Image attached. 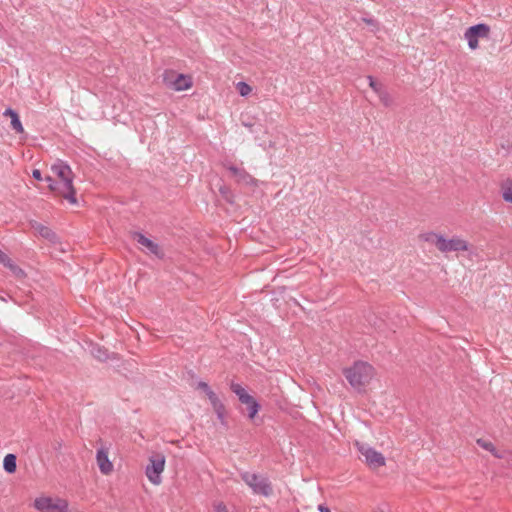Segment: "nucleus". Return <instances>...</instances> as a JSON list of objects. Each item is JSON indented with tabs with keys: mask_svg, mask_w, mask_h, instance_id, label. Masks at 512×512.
I'll use <instances>...</instances> for the list:
<instances>
[{
	"mask_svg": "<svg viewBox=\"0 0 512 512\" xmlns=\"http://www.w3.org/2000/svg\"><path fill=\"white\" fill-rule=\"evenodd\" d=\"M51 170L58 177L59 181L54 180L50 176L45 178L50 191H52L55 196L62 197L70 204L76 205L78 201L76 198V189L73 185L75 175L71 167L63 160L58 159L51 166Z\"/></svg>",
	"mask_w": 512,
	"mask_h": 512,
	"instance_id": "1",
	"label": "nucleus"
},
{
	"mask_svg": "<svg viewBox=\"0 0 512 512\" xmlns=\"http://www.w3.org/2000/svg\"><path fill=\"white\" fill-rule=\"evenodd\" d=\"M343 374L349 384H366L374 378L375 369L368 362L356 361L351 367L345 368Z\"/></svg>",
	"mask_w": 512,
	"mask_h": 512,
	"instance_id": "2",
	"label": "nucleus"
},
{
	"mask_svg": "<svg viewBox=\"0 0 512 512\" xmlns=\"http://www.w3.org/2000/svg\"><path fill=\"white\" fill-rule=\"evenodd\" d=\"M240 476L254 494L264 497H269L272 494V485L266 476L248 471L241 472Z\"/></svg>",
	"mask_w": 512,
	"mask_h": 512,
	"instance_id": "3",
	"label": "nucleus"
},
{
	"mask_svg": "<svg viewBox=\"0 0 512 512\" xmlns=\"http://www.w3.org/2000/svg\"><path fill=\"white\" fill-rule=\"evenodd\" d=\"M234 393L238 396L241 405L245 406L240 408L241 413H246L250 420H253L259 412L261 405L255 397L250 395L243 386H231Z\"/></svg>",
	"mask_w": 512,
	"mask_h": 512,
	"instance_id": "4",
	"label": "nucleus"
},
{
	"mask_svg": "<svg viewBox=\"0 0 512 512\" xmlns=\"http://www.w3.org/2000/svg\"><path fill=\"white\" fill-rule=\"evenodd\" d=\"M355 446L359 453L364 457L366 464L370 468L375 469L386 464V460L383 454L370 445L356 441Z\"/></svg>",
	"mask_w": 512,
	"mask_h": 512,
	"instance_id": "5",
	"label": "nucleus"
},
{
	"mask_svg": "<svg viewBox=\"0 0 512 512\" xmlns=\"http://www.w3.org/2000/svg\"><path fill=\"white\" fill-rule=\"evenodd\" d=\"M34 507L39 512H68V502L62 498L38 497Z\"/></svg>",
	"mask_w": 512,
	"mask_h": 512,
	"instance_id": "6",
	"label": "nucleus"
},
{
	"mask_svg": "<svg viewBox=\"0 0 512 512\" xmlns=\"http://www.w3.org/2000/svg\"><path fill=\"white\" fill-rule=\"evenodd\" d=\"M490 34V27L485 23H479L470 26L464 33V38L468 42V47L471 50H476L479 47L480 38H488Z\"/></svg>",
	"mask_w": 512,
	"mask_h": 512,
	"instance_id": "7",
	"label": "nucleus"
},
{
	"mask_svg": "<svg viewBox=\"0 0 512 512\" xmlns=\"http://www.w3.org/2000/svg\"><path fill=\"white\" fill-rule=\"evenodd\" d=\"M164 466L165 457L163 455L157 454L150 457L145 474L152 484L159 485L161 483V474L164 471Z\"/></svg>",
	"mask_w": 512,
	"mask_h": 512,
	"instance_id": "8",
	"label": "nucleus"
},
{
	"mask_svg": "<svg viewBox=\"0 0 512 512\" xmlns=\"http://www.w3.org/2000/svg\"><path fill=\"white\" fill-rule=\"evenodd\" d=\"M440 244L439 251L445 254L450 252H466L469 250V243L458 235H454L450 239L444 236Z\"/></svg>",
	"mask_w": 512,
	"mask_h": 512,
	"instance_id": "9",
	"label": "nucleus"
},
{
	"mask_svg": "<svg viewBox=\"0 0 512 512\" xmlns=\"http://www.w3.org/2000/svg\"><path fill=\"white\" fill-rule=\"evenodd\" d=\"M198 387L201 388L204 391V393L207 395V397L210 401V404L216 413L217 419L220 421V423L223 426H226V424H227L226 418H225L226 410H225V406H224L223 402L216 395V393L211 389V386H198Z\"/></svg>",
	"mask_w": 512,
	"mask_h": 512,
	"instance_id": "10",
	"label": "nucleus"
},
{
	"mask_svg": "<svg viewBox=\"0 0 512 512\" xmlns=\"http://www.w3.org/2000/svg\"><path fill=\"white\" fill-rule=\"evenodd\" d=\"M226 169L235 177L236 182L246 186H257L258 180L250 175L244 168L235 165H225Z\"/></svg>",
	"mask_w": 512,
	"mask_h": 512,
	"instance_id": "11",
	"label": "nucleus"
},
{
	"mask_svg": "<svg viewBox=\"0 0 512 512\" xmlns=\"http://www.w3.org/2000/svg\"><path fill=\"white\" fill-rule=\"evenodd\" d=\"M133 236L138 244L145 247L150 254L155 255L159 259L164 257V252L157 243L153 242L140 232H135Z\"/></svg>",
	"mask_w": 512,
	"mask_h": 512,
	"instance_id": "12",
	"label": "nucleus"
},
{
	"mask_svg": "<svg viewBox=\"0 0 512 512\" xmlns=\"http://www.w3.org/2000/svg\"><path fill=\"white\" fill-rule=\"evenodd\" d=\"M96 460L101 473L107 475L113 470V464L109 460L108 452L104 448L97 450Z\"/></svg>",
	"mask_w": 512,
	"mask_h": 512,
	"instance_id": "13",
	"label": "nucleus"
},
{
	"mask_svg": "<svg viewBox=\"0 0 512 512\" xmlns=\"http://www.w3.org/2000/svg\"><path fill=\"white\" fill-rule=\"evenodd\" d=\"M419 240L422 242L433 244L438 250L441 246V240H443L444 235L440 233H436L433 231H428L419 234Z\"/></svg>",
	"mask_w": 512,
	"mask_h": 512,
	"instance_id": "14",
	"label": "nucleus"
},
{
	"mask_svg": "<svg viewBox=\"0 0 512 512\" xmlns=\"http://www.w3.org/2000/svg\"><path fill=\"white\" fill-rule=\"evenodd\" d=\"M172 86L176 91L187 90L192 86L191 78L183 74H178L173 81Z\"/></svg>",
	"mask_w": 512,
	"mask_h": 512,
	"instance_id": "15",
	"label": "nucleus"
},
{
	"mask_svg": "<svg viewBox=\"0 0 512 512\" xmlns=\"http://www.w3.org/2000/svg\"><path fill=\"white\" fill-rule=\"evenodd\" d=\"M4 115H9L11 117V126L17 133H22L24 131L19 115L16 111L8 108L4 112Z\"/></svg>",
	"mask_w": 512,
	"mask_h": 512,
	"instance_id": "16",
	"label": "nucleus"
},
{
	"mask_svg": "<svg viewBox=\"0 0 512 512\" xmlns=\"http://www.w3.org/2000/svg\"><path fill=\"white\" fill-rule=\"evenodd\" d=\"M3 468L9 474L14 473L16 471V468H17V458H16V456L14 454L10 453V454H7L4 457Z\"/></svg>",
	"mask_w": 512,
	"mask_h": 512,
	"instance_id": "17",
	"label": "nucleus"
},
{
	"mask_svg": "<svg viewBox=\"0 0 512 512\" xmlns=\"http://www.w3.org/2000/svg\"><path fill=\"white\" fill-rule=\"evenodd\" d=\"M34 227L38 234L43 238L48 239L50 241H54L56 239V234L49 227L44 226L42 224H37Z\"/></svg>",
	"mask_w": 512,
	"mask_h": 512,
	"instance_id": "18",
	"label": "nucleus"
},
{
	"mask_svg": "<svg viewBox=\"0 0 512 512\" xmlns=\"http://www.w3.org/2000/svg\"><path fill=\"white\" fill-rule=\"evenodd\" d=\"M502 197L506 202L512 203V181H507L503 184Z\"/></svg>",
	"mask_w": 512,
	"mask_h": 512,
	"instance_id": "19",
	"label": "nucleus"
},
{
	"mask_svg": "<svg viewBox=\"0 0 512 512\" xmlns=\"http://www.w3.org/2000/svg\"><path fill=\"white\" fill-rule=\"evenodd\" d=\"M477 444L482 447L483 449L491 452L494 456L500 457V455L497 453V450L494 446V444L490 441H486L484 439H478Z\"/></svg>",
	"mask_w": 512,
	"mask_h": 512,
	"instance_id": "20",
	"label": "nucleus"
},
{
	"mask_svg": "<svg viewBox=\"0 0 512 512\" xmlns=\"http://www.w3.org/2000/svg\"><path fill=\"white\" fill-rule=\"evenodd\" d=\"M92 354L96 359L100 361H106L108 359L107 351L100 347H93Z\"/></svg>",
	"mask_w": 512,
	"mask_h": 512,
	"instance_id": "21",
	"label": "nucleus"
},
{
	"mask_svg": "<svg viewBox=\"0 0 512 512\" xmlns=\"http://www.w3.org/2000/svg\"><path fill=\"white\" fill-rule=\"evenodd\" d=\"M219 192H220V194L223 196V198H224L227 202H229V203H233V201H234V200H233L234 196H233L232 192L230 191V189H229L227 186H225V185L221 186V187L219 188Z\"/></svg>",
	"mask_w": 512,
	"mask_h": 512,
	"instance_id": "22",
	"label": "nucleus"
},
{
	"mask_svg": "<svg viewBox=\"0 0 512 512\" xmlns=\"http://www.w3.org/2000/svg\"><path fill=\"white\" fill-rule=\"evenodd\" d=\"M5 267L9 268L13 274L19 278L25 276L24 270L17 266L12 260H10V265H6Z\"/></svg>",
	"mask_w": 512,
	"mask_h": 512,
	"instance_id": "23",
	"label": "nucleus"
},
{
	"mask_svg": "<svg viewBox=\"0 0 512 512\" xmlns=\"http://www.w3.org/2000/svg\"><path fill=\"white\" fill-rule=\"evenodd\" d=\"M237 89H238V92L241 96H247L251 93L252 91V88L250 85H248L247 83L245 82H239L237 84Z\"/></svg>",
	"mask_w": 512,
	"mask_h": 512,
	"instance_id": "24",
	"label": "nucleus"
},
{
	"mask_svg": "<svg viewBox=\"0 0 512 512\" xmlns=\"http://www.w3.org/2000/svg\"><path fill=\"white\" fill-rule=\"evenodd\" d=\"M378 96H379V99L383 103L384 106H386V107L390 106L392 100H391L390 94L386 90L383 89L378 94Z\"/></svg>",
	"mask_w": 512,
	"mask_h": 512,
	"instance_id": "25",
	"label": "nucleus"
},
{
	"mask_svg": "<svg viewBox=\"0 0 512 512\" xmlns=\"http://www.w3.org/2000/svg\"><path fill=\"white\" fill-rule=\"evenodd\" d=\"M368 80H369V86L378 95L383 90L382 85L379 84L372 76H368Z\"/></svg>",
	"mask_w": 512,
	"mask_h": 512,
	"instance_id": "26",
	"label": "nucleus"
},
{
	"mask_svg": "<svg viewBox=\"0 0 512 512\" xmlns=\"http://www.w3.org/2000/svg\"><path fill=\"white\" fill-rule=\"evenodd\" d=\"M362 21L367 24L368 26H371L372 27V31L373 32H376L378 29H379V23L377 20L373 19V18H367V17H363L362 18Z\"/></svg>",
	"mask_w": 512,
	"mask_h": 512,
	"instance_id": "27",
	"label": "nucleus"
},
{
	"mask_svg": "<svg viewBox=\"0 0 512 512\" xmlns=\"http://www.w3.org/2000/svg\"><path fill=\"white\" fill-rule=\"evenodd\" d=\"M11 258L0 249V263L4 266L10 265Z\"/></svg>",
	"mask_w": 512,
	"mask_h": 512,
	"instance_id": "28",
	"label": "nucleus"
},
{
	"mask_svg": "<svg viewBox=\"0 0 512 512\" xmlns=\"http://www.w3.org/2000/svg\"><path fill=\"white\" fill-rule=\"evenodd\" d=\"M215 512H228L225 504L223 503H218L216 506H215Z\"/></svg>",
	"mask_w": 512,
	"mask_h": 512,
	"instance_id": "29",
	"label": "nucleus"
},
{
	"mask_svg": "<svg viewBox=\"0 0 512 512\" xmlns=\"http://www.w3.org/2000/svg\"><path fill=\"white\" fill-rule=\"evenodd\" d=\"M32 177L36 180H42V174L41 171L38 169H35L32 171Z\"/></svg>",
	"mask_w": 512,
	"mask_h": 512,
	"instance_id": "30",
	"label": "nucleus"
},
{
	"mask_svg": "<svg viewBox=\"0 0 512 512\" xmlns=\"http://www.w3.org/2000/svg\"><path fill=\"white\" fill-rule=\"evenodd\" d=\"M318 511L319 512H331V510L323 504L318 505Z\"/></svg>",
	"mask_w": 512,
	"mask_h": 512,
	"instance_id": "31",
	"label": "nucleus"
},
{
	"mask_svg": "<svg viewBox=\"0 0 512 512\" xmlns=\"http://www.w3.org/2000/svg\"><path fill=\"white\" fill-rule=\"evenodd\" d=\"M197 384L202 385V384H206V383L202 382V381H199Z\"/></svg>",
	"mask_w": 512,
	"mask_h": 512,
	"instance_id": "32",
	"label": "nucleus"
}]
</instances>
